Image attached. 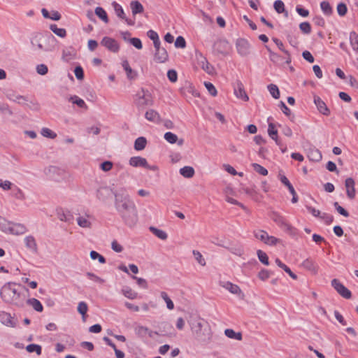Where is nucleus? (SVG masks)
<instances>
[{"label": "nucleus", "instance_id": "bb28decb", "mask_svg": "<svg viewBox=\"0 0 358 358\" xmlns=\"http://www.w3.org/2000/svg\"><path fill=\"white\" fill-rule=\"evenodd\" d=\"M268 52H269V59L270 60L274 63L276 65H283L284 63H285V59L279 55L278 54L273 52L269 49L268 47H266Z\"/></svg>", "mask_w": 358, "mask_h": 358}, {"label": "nucleus", "instance_id": "680f3d73", "mask_svg": "<svg viewBox=\"0 0 358 358\" xmlns=\"http://www.w3.org/2000/svg\"><path fill=\"white\" fill-rule=\"evenodd\" d=\"M336 10L338 15H340L341 17L345 16L348 12L347 6L344 3H339L337 5Z\"/></svg>", "mask_w": 358, "mask_h": 358}, {"label": "nucleus", "instance_id": "a18cd8bd", "mask_svg": "<svg viewBox=\"0 0 358 358\" xmlns=\"http://www.w3.org/2000/svg\"><path fill=\"white\" fill-rule=\"evenodd\" d=\"M77 223L78 224L83 228H91L92 223L91 222L87 219V217L84 216H79L77 218Z\"/></svg>", "mask_w": 358, "mask_h": 358}, {"label": "nucleus", "instance_id": "72a5a7b5", "mask_svg": "<svg viewBox=\"0 0 358 358\" xmlns=\"http://www.w3.org/2000/svg\"><path fill=\"white\" fill-rule=\"evenodd\" d=\"M224 334L227 337L237 341H241L243 338L241 332H236L231 329H225Z\"/></svg>", "mask_w": 358, "mask_h": 358}, {"label": "nucleus", "instance_id": "ddd939ff", "mask_svg": "<svg viewBox=\"0 0 358 358\" xmlns=\"http://www.w3.org/2000/svg\"><path fill=\"white\" fill-rule=\"evenodd\" d=\"M234 94L238 99H241L244 101H248L249 97L246 94L243 84L240 81L237 80L234 86Z\"/></svg>", "mask_w": 358, "mask_h": 358}, {"label": "nucleus", "instance_id": "5fc2aeb1", "mask_svg": "<svg viewBox=\"0 0 358 358\" xmlns=\"http://www.w3.org/2000/svg\"><path fill=\"white\" fill-rule=\"evenodd\" d=\"M280 180L285 186H286L288 188L290 193H293L295 192L293 185L291 184V182L289 181V180L285 176L280 175Z\"/></svg>", "mask_w": 358, "mask_h": 358}, {"label": "nucleus", "instance_id": "b1692460", "mask_svg": "<svg viewBox=\"0 0 358 358\" xmlns=\"http://www.w3.org/2000/svg\"><path fill=\"white\" fill-rule=\"evenodd\" d=\"M180 92L181 94L185 97H187L189 94H191L194 97L199 96V93L190 83H188L185 86L180 88Z\"/></svg>", "mask_w": 358, "mask_h": 358}, {"label": "nucleus", "instance_id": "1a4fd4ad", "mask_svg": "<svg viewBox=\"0 0 358 358\" xmlns=\"http://www.w3.org/2000/svg\"><path fill=\"white\" fill-rule=\"evenodd\" d=\"M331 286L336 292L345 299H350L352 296L351 292L345 287L338 279L331 280Z\"/></svg>", "mask_w": 358, "mask_h": 358}, {"label": "nucleus", "instance_id": "c03bdc74", "mask_svg": "<svg viewBox=\"0 0 358 358\" xmlns=\"http://www.w3.org/2000/svg\"><path fill=\"white\" fill-rule=\"evenodd\" d=\"M50 30L57 36L64 38L66 36V31L63 28H58L56 24H51L50 26Z\"/></svg>", "mask_w": 358, "mask_h": 358}, {"label": "nucleus", "instance_id": "0eeeda50", "mask_svg": "<svg viewBox=\"0 0 358 358\" xmlns=\"http://www.w3.org/2000/svg\"><path fill=\"white\" fill-rule=\"evenodd\" d=\"M101 45L114 53H117L120 50V45L117 41L108 36H105L102 38Z\"/></svg>", "mask_w": 358, "mask_h": 358}, {"label": "nucleus", "instance_id": "a211bd4d", "mask_svg": "<svg viewBox=\"0 0 358 358\" xmlns=\"http://www.w3.org/2000/svg\"><path fill=\"white\" fill-rule=\"evenodd\" d=\"M314 103L317 106V110L320 113L324 115L328 116L330 115V110L327 106L326 103L318 96H314Z\"/></svg>", "mask_w": 358, "mask_h": 358}, {"label": "nucleus", "instance_id": "bf43d9fd", "mask_svg": "<svg viewBox=\"0 0 358 358\" xmlns=\"http://www.w3.org/2000/svg\"><path fill=\"white\" fill-rule=\"evenodd\" d=\"M252 166L257 173H259L262 176H266L268 174L267 169L259 164L253 163L252 164Z\"/></svg>", "mask_w": 358, "mask_h": 358}, {"label": "nucleus", "instance_id": "9b49d317", "mask_svg": "<svg viewBox=\"0 0 358 358\" xmlns=\"http://www.w3.org/2000/svg\"><path fill=\"white\" fill-rule=\"evenodd\" d=\"M236 47L238 54L241 56H247L250 53V45L248 41L244 38L237 39Z\"/></svg>", "mask_w": 358, "mask_h": 358}, {"label": "nucleus", "instance_id": "412c9836", "mask_svg": "<svg viewBox=\"0 0 358 358\" xmlns=\"http://www.w3.org/2000/svg\"><path fill=\"white\" fill-rule=\"evenodd\" d=\"M220 285L222 287L227 289L231 294H237L238 296H240V295L243 296V294L241 288L237 285L233 284L229 281L221 282Z\"/></svg>", "mask_w": 358, "mask_h": 358}, {"label": "nucleus", "instance_id": "6e6552de", "mask_svg": "<svg viewBox=\"0 0 358 358\" xmlns=\"http://www.w3.org/2000/svg\"><path fill=\"white\" fill-rule=\"evenodd\" d=\"M0 322L8 327L14 328L17 324V320L9 313L0 311Z\"/></svg>", "mask_w": 358, "mask_h": 358}, {"label": "nucleus", "instance_id": "2f4dec72", "mask_svg": "<svg viewBox=\"0 0 358 358\" xmlns=\"http://www.w3.org/2000/svg\"><path fill=\"white\" fill-rule=\"evenodd\" d=\"M308 157L313 162H319L322 159V154L316 148L310 149L308 153Z\"/></svg>", "mask_w": 358, "mask_h": 358}, {"label": "nucleus", "instance_id": "423d86ee", "mask_svg": "<svg viewBox=\"0 0 358 358\" xmlns=\"http://www.w3.org/2000/svg\"><path fill=\"white\" fill-rule=\"evenodd\" d=\"M129 164L130 166L133 167H144L145 169L153 171L157 169V167L155 166H150L146 159L140 156L131 157Z\"/></svg>", "mask_w": 358, "mask_h": 358}, {"label": "nucleus", "instance_id": "e433bc0d", "mask_svg": "<svg viewBox=\"0 0 358 358\" xmlns=\"http://www.w3.org/2000/svg\"><path fill=\"white\" fill-rule=\"evenodd\" d=\"M147 144V140L145 137L141 136L137 138L134 142V149L140 151L143 150Z\"/></svg>", "mask_w": 358, "mask_h": 358}, {"label": "nucleus", "instance_id": "2eb2a0df", "mask_svg": "<svg viewBox=\"0 0 358 358\" xmlns=\"http://www.w3.org/2000/svg\"><path fill=\"white\" fill-rule=\"evenodd\" d=\"M6 95L9 100L17 102L20 105H26V103L28 101L27 96L17 94L15 92L11 90L7 91Z\"/></svg>", "mask_w": 358, "mask_h": 358}, {"label": "nucleus", "instance_id": "338daca9", "mask_svg": "<svg viewBox=\"0 0 358 358\" xmlns=\"http://www.w3.org/2000/svg\"><path fill=\"white\" fill-rule=\"evenodd\" d=\"M90 257L92 259H97L101 264H104L106 262L105 257L94 250L90 252Z\"/></svg>", "mask_w": 358, "mask_h": 358}, {"label": "nucleus", "instance_id": "79ce46f5", "mask_svg": "<svg viewBox=\"0 0 358 358\" xmlns=\"http://www.w3.org/2000/svg\"><path fill=\"white\" fill-rule=\"evenodd\" d=\"M94 13L105 23L108 22V17L105 10L101 7H96Z\"/></svg>", "mask_w": 358, "mask_h": 358}, {"label": "nucleus", "instance_id": "13d9d810", "mask_svg": "<svg viewBox=\"0 0 358 358\" xmlns=\"http://www.w3.org/2000/svg\"><path fill=\"white\" fill-rule=\"evenodd\" d=\"M78 312L82 315L83 319L85 318V316L88 310V306H87V304L84 302V301H81L78 303Z\"/></svg>", "mask_w": 358, "mask_h": 358}, {"label": "nucleus", "instance_id": "cd10ccee", "mask_svg": "<svg viewBox=\"0 0 358 358\" xmlns=\"http://www.w3.org/2000/svg\"><path fill=\"white\" fill-rule=\"evenodd\" d=\"M302 266L307 270L316 274L318 271V266L310 258H307L302 262Z\"/></svg>", "mask_w": 358, "mask_h": 358}, {"label": "nucleus", "instance_id": "f257e3e1", "mask_svg": "<svg viewBox=\"0 0 358 358\" xmlns=\"http://www.w3.org/2000/svg\"><path fill=\"white\" fill-rule=\"evenodd\" d=\"M188 323L193 336L199 343L207 345L212 341L213 331L206 320L195 317L189 320Z\"/></svg>", "mask_w": 358, "mask_h": 358}, {"label": "nucleus", "instance_id": "473e14b6", "mask_svg": "<svg viewBox=\"0 0 358 358\" xmlns=\"http://www.w3.org/2000/svg\"><path fill=\"white\" fill-rule=\"evenodd\" d=\"M130 7L134 15L143 12V6L138 1H132Z\"/></svg>", "mask_w": 358, "mask_h": 358}, {"label": "nucleus", "instance_id": "774afa93", "mask_svg": "<svg viewBox=\"0 0 358 358\" xmlns=\"http://www.w3.org/2000/svg\"><path fill=\"white\" fill-rule=\"evenodd\" d=\"M175 47L177 48H185L186 47V42L182 36H178L175 41Z\"/></svg>", "mask_w": 358, "mask_h": 358}, {"label": "nucleus", "instance_id": "052dcab7", "mask_svg": "<svg viewBox=\"0 0 358 358\" xmlns=\"http://www.w3.org/2000/svg\"><path fill=\"white\" fill-rule=\"evenodd\" d=\"M122 293L128 299H134L137 297V293L133 291L131 288L127 287L122 289Z\"/></svg>", "mask_w": 358, "mask_h": 358}, {"label": "nucleus", "instance_id": "7ed1b4c3", "mask_svg": "<svg viewBox=\"0 0 358 358\" xmlns=\"http://www.w3.org/2000/svg\"><path fill=\"white\" fill-rule=\"evenodd\" d=\"M115 208L119 214L129 210L135 206L134 202L130 199L125 189H121L118 192H115Z\"/></svg>", "mask_w": 358, "mask_h": 358}, {"label": "nucleus", "instance_id": "4468645a", "mask_svg": "<svg viewBox=\"0 0 358 358\" xmlns=\"http://www.w3.org/2000/svg\"><path fill=\"white\" fill-rule=\"evenodd\" d=\"M44 36L41 34H36L31 41V45L37 51H48L43 45Z\"/></svg>", "mask_w": 358, "mask_h": 358}, {"label": "nucleus", "instance_id": "37998d69", "mask_svg": "<svg viewBox=\"0 0 358 358\" xmlns=\"http://www.w3.org/2000/svg\"><path fill=\"white\" fill-rule=\"evenodd\" d=\"M274 9L278 13H285V15H288L287 11L285 10V4L281 0H276L273 4Z\"/></svg>", "mask_w": 358, "mask_h": 358}, {"label": "nucleus", "instance_id": "4be33fe9", "mask_svg": "<svg viewBox=\"0 0 358 358\" xmlns=\"http://www.w3.org/2000/svg\"><path fill=\"white\" fill-rule=\"evenodd\" d=\"M27 228L24 225L19 223H13L7 227V231L15 235L23 234L27 231Z\"/></svg>", "mask_w": 358, "mask_h": 358}, {"label": "nucleus", "instance_id": "aec40b11", "mask_svg": "<svg viewBox=\"0 0 358 358\" xmlns=\"http://www.w3.org/2000/svg\"><path fill=\"white\" fill-rule=\"evenodd\" d=\"M169 59V55L165 48H161L155 50L154 60L158 63H164Z\"/></svg>", "mask_w": 358, "mask_h": 358}, {"label": "nucleus", "instance_id": "09e8293b", "mask_svg": "<svg viewBox=\"0 0 358 358\" xmlns=\"http://www.w3.org/2000/svg\"><path fill=\"white\" fill-rule=\"evenodd\" d=\"M254 235L257 239L264 242V243H266L268 236V233L264 230L255 231Z\"/></svg>", "mask_w": 358, "mask_h": 358}, {"label": "nucleus", "instance_id": "49530a36", "mask_svg": "<svg viewBox=\"0 0 358 358\" xmlns=\"http://www.w3.org/2000/svg\"><path fill=\"white\" fill-rule=\"evenodd\" d=\"M350 41L353 50L358 53V35L356 32H350Z\"/></svg>", "mask_w": 358, "mask_h": 358}, {"label": "nucleus", "instance_id": "dca6fc26", "mask_svg": "<svg viewBox=\"0 0 358 358\" xmlns=\"http://www.w3.org/2000/svg\"><path fill=\"white\" fill-rule=\"evenodd\" d=\"M114 193L115 192H113L110 187L104 186L101 187L97 189L96 196L99 200L106 201L110 198L112 194L114 195Z\"/></svg>", "mask_w": 358, "mask_h": 358}, {"label": "nucleus", "instance_id": "f704fd0d", "mask_svg": "<svg viewBox=\"0 0 358 358\" xmlns=\"http://www.w3.org/2000/svg\"><path fill=\"white\" fill-rule=\"evenodd\" d=\"M275 263L280 268L283 269L292 279H297V275L295 273H294L291 271V269L287 265L282 263L279 259H275Z\"/></svg>", "mask_w": 358, "mask_h": 358}, {"label": "nucleus", "instance_id": "4d7b16f0", "mask_svg": "<svg viewBox=\"0 0 358 358\" xmlns=\"http://www.w3.org/2000/svg\"><path fill=\"white\" fill-rule=\"evenodd\" d=\"M257 256H258L259 261L262 264H264V265H266V266L269 264L268 257L266 252H263L261 250H257Z\"/></svg>", "mask_w": 358, "mask_h": 358}, {"label": "nucleus", "instance_id": "9d476101", "mask_svg": "<svg viewBox=\"0 0 358 358\" xmlns=\"http://www.w3.org/2000/svg\"><path fill=\"white\" fill-rule=\"evenodd\" d=\"M196 57L198 64L204 71L209 75L214 74V67L208 62L207 59L201 53L196 54Z\"/></svg>", "mask_w": 358, "mask_h": 358}, {"label": "nucleus", "instance_id": "6ab92c4d", "mask_svg": "<svg viewBox=\"0 0 358 358\" xmlns=\"http://www.w3.org/2000/svg\"><path fill=\"white\" fill-rule=\"evenodd\" d=\"M112 6H113V7L115 10V12L118 17L125 20L126 22L129 25L134 24V21H133L131 20H129L126 17L122 7L118 3H117L116 1H113L112 3Z\"/></svg>", "mask_w": 358, "mask_h": 358}, {"label": "nucleus", "instance_id": "5701e85b", "mask_svg": "<svg viewBox=\"0 0 358 358\" xmlns=\"http://www.w3.org/2000/svg\"><path fill=\"white\" fill-rule=\"evenodd\" d=\"M345 185L346 187L347 196L349 199H352L355 196V181L352 178L345 180Z\"/></svg>", "mask_w": 358, "mask_h": 358}, {"label": "nucleus", "instance_id": "0e129e2a", "mask_svg": "<svg viewBox=\"0 0 358 358\" xmlns=\"http://www.w3.org/2000/svg\"><path fill=\"white\" fill-rule=\"evenodd\" d=\"M192 253L194 255L195 259L197 261V262L200 265H201V266L206 265V261L200 252H199L197 250H193Z\"/></svg>", "mask_w": 358, "mask_h": 358}, {"label": "nucleus", "instance_id": "c9c22d12", "mask_svg": "<svg viewBox=\"0 0 358 358\" xmlns=\"http://www.w3.org/2000/svg\"><path fill=\"white\" fill-rule=\"evenodd\" d=\"M161 328H163L164 329L163 330L160 329L159 334H160V336H164L171 335V331L173 330V326L168 322L162 323L160 329Z\"/></svg>", "mask_w": 358, "mask_h": 358}, {"label": "nucleus", "instance_id": "4c0bfd02", "mask_svg": "<svg viewBox=\"0 0 358 358\" xmlns=\"http://www.w3.org/2000/svg\"><path fill=\"white\" fill-rule=\"evenodd\" d=\"M180 173L185 178H190L194 175V169L192 166H184L180 169Z\"/></svg>", "mask_w": 358, "mask_h": 358}, {"label": "nucleus", "instance_id": "69168bd1", "mask_svg": "<svg viewBox=\"0 0 358 358\" xmlns=\"http://www.w3.org/2000/svg\"><path fill=\"white\" fill-rule=\"evenodd\" d=\"M204 85L210 95L213 96H215L217 95V90L211 83L205 82Z\"/></svg>", "mask_w": 358, "mask_h": 358}, {"label": "nucleus", "instance_id": "de8ad7c7", "mask_svg": "<svg viewBox=\"0 0 358 358\" xmlns=\"http://www.w3.org/2000/svg\"><path fill=\"white\" fill-rule=\"evenodd\" d=\"M69 101L72 102L74 104H76L78 107L81 108H87V106L85 102L78 96L74 95L69 98Z\"/></svg>", "mask_w": 358, "mask_h": 358}, {"label": "nucleus", "instance_id": "c756f323", "mask_svg": "<svg viewBox=\"0 0 358 358\" xmlns=\"http://www.w3.org/2000/svg\"><path fill=\"white\" fill-rule=\"evenodd\" d=\"M273 42L276 44V45L278 46V48L282 52H284L285 55H286V57H285V63L286 64H290L291 62H292V58H291V56H290V54L289 52L285 50L284 48V45H283V43L282 42L279 40L278 38H273Z\"/></svg>", "mask_w": 358, "mask_h": 358}, {"label": "nucleus", "instance_id": "58836bf2", "mask_svg": "<svg viewBox=\"0 0 358 358\" xmlns=\"http://www.w3.org/2000/svg\"><path fill=\"white\" fill-rule=\"evenodd\" d=\"M27 303L32 306V308L38 311L42 312L43 310V305L41 303L36 299L32 298L27 300Z\"/></svg>", "mask_w": 358, "mask_h": 358}, {"label": "nucleus", "instance_id": "a878e982", "mask_svg": "<svg viewBox=\"0 0 358 358\" xmlns=\"http://www.w3.org/2000/svg\"><path fill=\"white\" fill-rule=\"evenodd\" d=\"M25 246L33 252H37L38 247L36 240L33 236H27L24 238Z\"/></svg>", "mask_w": 358, "mask_h": 358}, {"label": "nucleus", "instance_id": "7c9ffc66", "mask_svg": "<svg viewBox=\"0 0 358 358\" xmlns=\"http://www.w3.org/2000/svg\"><path fill=\"white\" fill-rule=\"evenodd\" d=\"M145 117L148 120L154 122H159L161 120L159 114L153 109H150L146 111Z\"/></svg>", "mask_w": 358, "mask_h": 358}, {"label": "nucleus", "instance_id": "393cba45", "mask_svg": "<svg viewBox=\"0 0 358 358\" xmlns=\"http://www.w3.org/2000/svg\"><path fill=\"white\" fill-rule=\"evenodd\" d=\"M122 66L126 72L127 77L129 80H134L136 78L138 73L136 71L133 70L128 61L124 60L122 62Z\"/></svg>", "mask_w": 358, "mask_h": 358}, {"label": "nucleus", "instance_id": "3c124183", "mask_svg": "<svg viewBox=\"0 0 358 358\" xmlns=\"http://www.w3.org/2000/svg\"><path fill=\"white\" fill-rule=\"evenodd\" d=\"M270 94L271 96L275 99H278L280 97V91L277 85L274 84H270L267 87Z\"/></svg>", "mask_w": 358, "mask_h": 358}, {"label": "nucleus", "instance_id": "603ef678", "mask_svg": "<svg viewBox=\"0 0 358 358\" xmlns=\"http://www.w3.org/2000/svg\"><path fill=\"white\" fill-rule=\"evenodd\" d=\"M41 134L43 136L50 139H54L57 137V134L47 127L42 128Z\"/></svg>", "mask_w": 358, "mask_h": 358}, {"label": "nucleus", "instance_id": "6e6d98bb", "mask_svg": "<svg viewBox=\"0 0 358 358\" xmlns=\"http://www.w3.org/2000/svg\"><path fill=\"white\" fill-rule=\"evenodd\" d=\"M165 140L171 144L176 143L178 141V136L175 134L168 131L164 134Z\"/></svg>", "mask_w": 358, "mask_h": 358}, {"label": "nucleus", "instance_id": "e2e57ef3", "mask_svg": "<svg viewBox=\"0 0 358 358\" xmlns=\"http://www.w3.org/2000/svg\"><path fill=\"white\" fill-rule=\"evenodd\" d=\"M299 29L305 34H309L311 32V26L308 22H301L299 24Z\"/></svg>", "mask_w": 358, "mask_h": 358}, {"label": "nucleus", "instance_id": "f3484780", "mask_svg": "<svg viewBox=\"0 0 358 358\" xmlns=\"http://www.w3.org/2000/svg\"><path fill=\"white\" fill-rule=\"evenodd\" d=\"M229 43L226 40H219L214 44V50L219 54L227 55L229 51Z\"/></svg>", "mask_w": 358, "mask_h": 358}, {"label": "nucleus", "instance_id": "8fccbe9b", "mask_svg": "<svg viewBox=\"0 0 358 358\" xmlns=\"http://www.w3.org/2000/svg\"><path fill=\"white\" fill-rule=\"evenodd\" d=\"M28 352H36L38 355H41L42 352V348L38 344H29L26 347Z\"/></svg>", "mask_w": 358, "mask_h": 358}, {"label": "nucleus", "instance_id": "ea45409f", "mask_svg": "<svg viewBox=\"0 0 358 358\" xmlns=\"http://www.w3.org/2000/svg\"><path fill=\"white\" fill-rule=\"evenodd\" d=\"M149 229L153 234L161 240H166L168 237L167 234L162 229H159L155 227H150Z\"/></svg>", "mask_w": 358, "mask_h": 358}, {"label": "nucleus", "instance_id": "a19ab883", "mask_svg": "<svg viewBox=\"0 0 358 358\" xmlns=\"http://www.w3.org/2000/svg\"><path fill=\"white\" fill-rule=\"evenodd\" d=\"M320 8L323 13L327 16H330L333 13L332 7L327 1H324L320 3Z\"/></svg>", "mask_w": 358, "mask_h": 358}, {"label": "nucleus", "instance_id": "39448f33", "mask_svg": "<svg viewBox=\"0 0 358 358\" xmlns=\"http://www.w3.org/2000/svg\"><path fill=\"white\" fill-rule=\"evenodd\" d=\"M272 219L278 226L283 228L286 232L289 233L290 235H295L296 229L288 224L282 216L274 213Z\"/></svg>", "mask_w": 358, "mask_h": 358}, {"label": "nucleus", "instance_id": "20e7f679", "mask_svg": "<svg viewBox=\"0 0 358 358\" xmlns=\"http://www.w3.org/2000/svg\"><path fill=\"white\" fill-rule=\"evenodd\" d=\"M122 220L129 227L134 226L138 221V212L136 205L129 210H127L120 214Z\"/></svg>", "mask_w": 358, "mask_h": 358}, {"label": "nucleus", "instance_id": "f8f14e48", "mask_svg": "<svg viewBox=\"0 0 358 358\" xmlns=\"http://www.w3.org/2000/svg\"><path fill=\"white\" fill-rule=\"evenodd\" d=\"M138 100L137 104L141 106L152 105V99L150 93L148 90H141L138 92Z\"/></svg>", "mask_w": 358, "mask_h": 358}, {"label": "nucleus", "instance_id": "864d4df0", "mask_svg": "<svg viewBox=\"0 0 358 358\" xmlns=\"http://www.w3.org/2000/svg\"><path fill=\"white\" fill-rule=\"evenodd\" d=\"M160 296L166 302L167 308L169 310H173L174 308V303L172 301V300L169 298L167 293L165 292H162Z\"/></svg>", "mask_w": 358, "mask_h": 358}, {"label": "nucleus", "instance_id": "c85d7f7f", "mask_svg": "<svg viewBox=\"0 0 358 358\" xmlns=\"http://www.w3.org/2000/svg\"><path fill=\"white\" fill-rule=\"evenodd\" d=\"M268 134L269 136L273 140L275 141V143L278 145L281 146V142L278 140V131H277V129H275V125L272 122L268 123Z\"/></svg>", "mask_w": 358, "mask_h": 358}, {"label": "nucleus", "instance_id": "f03ea898", "mask_svg": "<svg viewBox=\"0 0 358 358\" xmlns=\"http://www.w3.org/2000/svg\"><path fill=\"white\" fill-rule=\"evenodd\" d=\"M15 282L5 284L0 290V295L2 300L7 303H12L17 306H23L25 296L15 286Z\"/></svg>", "mask_w": 358, "mask_h": 358}]
</instances>
